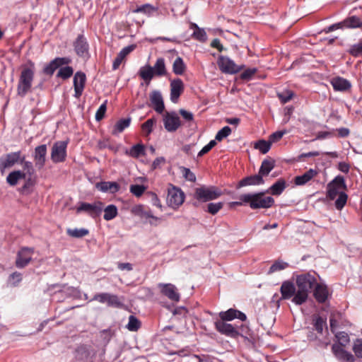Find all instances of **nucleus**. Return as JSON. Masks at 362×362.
Returning a JSON list of instances; mask_svg holds the SVG:
<instances>
[{"mask_svg":"<svg viewBox=\"0 0 362 362\" xmlns=\"http://www.w3.org/2000/svg\"><path fill=\"white\" fill-rule=\"evenodd\" d=\"M338 169L344 173H348L350 169V165L346 162H339Z\"/></svg>","mask_w":362,"mask_h":362,"instance_id":"64","label":"nucleus"},{"mask_svg":"<svg viewBox=\"0 0 362 362\" xmlns=\"http://www.w3.org/2000/svg\"><path fill=\"white\" fill-rule=\"evenodd\" d=\"M219 317L222 321H231L234 319H238L243 322L247 320L246 315L240 310L230 308L226 311L219 313Z\"/></svg>","mask_w":362,"mask_h":362,"instance_id":"21","label":"nucleus"},{"mask_svg":"<svg viewBox=\"0 0 362 362\" xmlns=\"http://www.w3.org/2000/svg\"><path fill=\"white\" fill-rule=\"evenodd\" d=\"M319 174V170L310 168L303 175L295 177L294 183L297 186H303L308 183Z\"/></svg>","mask_w":362,"mask_h":362,"instance_id":"23","label":"nucleus"},{"mask_svg":"<svg viewBox=\"0 0 362 362\" xmlns=\"http://www.w3.org/2000/svg\"><path fill=\"white\" fill-rule=\"evenodd\" d=\"M92 300H97L101 303H106L108 306L119 307L122 303L116 295L108 293L95 294Z\"/></svg>","mask_w":362,"mask_h":362,"instance_id":"16","label":"nucleus"},{"mask_svg":"<svg viewBox=\"0 0 362 362\" xmlns=\"http://www.w3.org/2000/svg\"><path fill=\"white\" fill-rule=\"evenodd\" d=\"M216 329L221 334L230 338L237 339L238 337H243L239 330L233 325L222 320H217L214 323Z\"/></svg>","mask_w":362,"mask_h":362,"instance_id":"10","label":"nucleus"},{"mask_svg":"<svg viewBox=\"0 0 362 362\" xmlns=\"http://www.w3.org/2000/svg\"><path fill=\"white\" fill-rule=\"evenodd\" d=\"M158 11V8L153 6L150 4H145L141 6H138L135 8L133 12L134 13H142L147 16L152 15L154 12Z\"/></svg>","mask_w":362,"mask_h":362,"instance_id":"39","label":"nucleus"},{"mask_svg":"<svg viewBox=\"0 0 362 362\" xmlns=\"http://www.w3.org/2000/svg\"><path fill=\"white\" fill-rule=\"evenodd\" d=\"M313 296L319 303H324L330 296L327 286L325 284H318L315 285Z\"/></svg>","mask_w":362,"mask_h":362,"instance_id":"19","label":"nucleus"},{"mask_svg":"<svg viewBox=\"0 0 362 362\" xmlns=\"http://www.w3.org/2000/svg\"><path fill=\"white\" fill-rule=\"evenodd\" d=\"M262 177L263 176L259 173L257 175L247 177L243 179L240 180L239 185L240 187L262 185L264 183Z\"/></svg>","mask_w":362,"mask_h":362,"instance_id":"31","label":"nucleus"},{"mask_svg":"<svg viewBox=\"0 0 362 362\" xmlns=\"http://www.w3.org/2000/svg\"><path fill=\"white\" fill-rule=\"evenodd\" d=\"M158 287L161 294L167 297L170 300L176 303L180 301V294L174 284L160 283L158 284Z\"/></svg>","mask_w":362,"mask_h":362,"instance_id":"13","label":"nucleus"},{"mask_svg":"<svg viewBox=\"0 0 362 362\" xmlns=\"http://www.w3.org/2000/svg\"><path fill=\"white\" fill-rule=\"evenodd\" d=\"M221 190L216 186H202L195 189L194 198L202 202L214 200L221 197Z\"/></svg>","mask_w":362,"mask_h":362,"instance_id":"6","label":"nucleus"},{"mask_svg":"<svg viewBox=\"0 0 362 362\" xmlns=\"http://www.w3.org/2000/svg\"><path fill=\"white\" fill-rule=\"evenodd\" d=\"M347 188L345 179L341 175L336 176L327 185L326 197L329 200H335L334 206L341 210L346 204L348 194L345 192Z\"/></svg>","mask_w":362,"mask_h":362,"instance_id":"1","label":"nucleus"},{"mask_svg":"<svg viewBox=\"0 0 362 362\" xmlns=\"http://www.w3.org/2000/svg\"><path fill=\"white\" fill-rule=\"evenodd\" d=\"M272 143L268 139V141L265 140H259L255 144V148L258 149L262 153H267L271 148Z\"/></svg>","mask_w":362,"mask_h":362,"instance_id":"42","label":"nucleus"},{"mask_svg":"<svg viewBox=\"0 0 362 362\" xmlns=\"http://www.w3.org/2000/svg\"><path fill=\"white\" fill-rule=\"evenodd\" d=\"M131 212L132 214L139 216L141 217H144L146 218H152L153 220L158 221L159 218L156 216H154L151 211H145L144 209V206L141 204H138L133 206L131 209Z\"/></svg>","mask_w":362,"mask_h":362,"instance_id":"30","label":"nucleus"},{"mask_svg":"<svg viewBox=\"0 0 362 362\" xmlns=\"http://www.w3.org/2000/svg\"><path fill=\"white\" fill-rule=\"evenodd\" d=\"M46 155L47 146L45 144L38 146L35 148L34 160L35 166L37 168L41 169L44 167L46 161Z\"/></svg>","mask_w":362,"mask_h":362,"instance_id":"24","label":"nucleus"},{"mask_svg":"<svg viewBox=\"0 0 362 362\" xmlns=\"http://www.w3.org/2000/svg\"><path fill=\"white\" fill-rule=\"evenodd\" d=\"M26 173L21 170H14L10 173L7 177L6 182L11 186H15L18 184V181L25 179Z\"/></svg>","mask_w":362,"mask_h":362,"instance_id":"32","label":"nucleus"},{"mask_svg":"<svg viewBox=\"0 0 362 362\" xmlns=\"http://www.w3.org/2000/svg\"><path fill=\"white\" fill-rule=\"evenodd\" d=\"M129 154L132 157L138 158L144 154V146L142 144H136L133 146L129 151Z\"/></svg>","mask_w":362,"mask_h":362,"instance_id":"49","label":"nucleus"},{"mask_svg":"<svg viewBox=\"0 0 362 362\" xmlns=\"http://www.w3.org/2000/svg\"><path fill=\"white\" fill-rule=\"evenodd\" d=\"M332 352L335 357L340 362H354L355 358L350 352L346 351L344 347L334 344L332 347Z\"/></svg>","mask_w":362,"mask_h":362,"instance_id":"18","label":"nucleus"},{"mask_svg":"<svg viewBox=\"0 0 362 362\" xmlns=\"http://www.w3.org/2000/svg\"><path fill=\"white\" fill-rule=\"evenodd\" d=\"M335 336L339 342L338 344L342 347L346 346L350 341L348 334L344 332H337Z\"/></svg>","mask_w":362,"mask_h":362,"instance_id":"48","label":"nucleus"},{"mask_svg":"<svg viewBox=\"0 0 362 362\" xmlns=\"http://www.w3.org/2000/svg\"><path fill=\"white\" fill-rule=\"evenodd\" d=\"M103 210L104 211L103 218L105 221H111L118 214L117 207L115 204L107 205L105 208L103 209Z\"/></svg>","mask_w":362,"mask_h":362,"instance_id":"36","label":"nucleus"},{"mask_svg":"<svg viewBox=\"0 0 362 362\" xmlns=\"http://www.w3.org/2000/svg\"><path fill=\"white\" fill-rule=\"evenodd\" d=\"M34 254V249L28 247L21 248L17 252L16 259V266L22 269L25 267L32 260Z\"/></svg>","mask_w":362,"mask_h":362,"instance_id":"12","label":"nucleus"},{"mask_svg":"<svg viewBox=\"0 0 362 362\" xmlns=\"http://www.w3.org/2000/svg\"><path fill=\"white\" fill-rule=\"evenodd\" d=\"M107 100H105L104 103L99 107L96 113H95V119L97 121L101 120L105 114L107 110Z\"/></svg>","mask_w":362,"mask_h":362,"instance_id":"55","label":"nucleus"},{"mask_svg":"<svg viewBox=\"0 0 362 362\" xmlns=\"http://www.w3.org/2000/svg\"><path fill=\"white\" fill-rule=\"evenodd\" d=\"M103 209V202L98 201L95 202L94 203H86V202H81L79 205L76 208V213L79 214L82 211L86 212L88 215L92 217H95L101 214Z\"/></svg>","mask_w":362,"mask_h":362,"instance_id":"11","label":"nucleus"},{"mask_svg":"<svg viewBox=\"0 0 362 362\" xmlns=\"http://www.w3.org/2000/svg\"><path fill=\"white\" fill-rule=\"evenodd\" d=\"M74 50L77 55L83 57L88 53V44L83 35H79L74 42Z\"/></svg>","mask_w":362,"mask_h":362,"instance_id":"25","label":"nucleus"},{"mask_svg":"<svg viewBox=\"0 0 362 362\" xmlns=\"http://www.w3.org/2000/svg\"><path fill=\"white\" fill-rule=\"evenodd\" d=\"M287 133L286 130L277 131L272 133L269 137V140L272 144L279 141L281 138Z\"/></svg>","mask_w":362,"mask_h":362,"instance_id":"54","label":"nucleus"},{"mask_svg":"<svg viewBox=\"0 0 362 362\" xmlns=\"http://www.w3.org/2000/svg\"><path fill=\"white\" fill-rule=\"evenodd\" d=\"M353 351L355 355L360 358H362V341L357 339L354 344Z\"/></svg>","mask_w":362,"mask_h":362,"instance_id":"58","label":"nucleus"},{"mask_svg":"<svg viewBox=\"0 0 362 362\" xmlns=\"http://www.w3.org/2000/svg\"><path fill=\"white\" fill-rule=\"evenodd\" d=\"M66 233L72 238H81L87 235L89 231L86 228H69L67 229Z\"/></svg>","mask_w":362,"mask_h":362,"instance_id":"41","label":"nucleus"},{"mask_svg":"<svg viewBox=\"0 0 362 362\" xmlns=\"http://www.w3.org/2000/svg\"><path fill=\"white\" fill-rule=\"evenodd\" d=\"M288 267V264L282 260L276 261L269 268V273H274L278 271L285 269Z\"/></svg>","mask_w":362,"mask_h":362,"instance_id":"47","label":"nucleus"},{"mask_svg":"<svg viewBox=\"0 0 362 362\" xmlns=\"http://www.w3.org/2000/svg\"><path fill=\"white\" fill-rule=\"evenodd\" d=\"M156 123V119L155 118L148 119L141 125V129L143 132L146 135H149L152 132L154 125Z\"/></svg>","mask_w":362,"mask_h":362,"instance_id":"44","label":"nucleus"},{"mask_svg":"<svg viewBox=\"0 0 362 362\" xmlns=\"http://www.w3.org/2000/svg\"><path fill=\"white\" fill-rule=\"evenodd\" d=\"M231 133V129L230 127H229L228 126H225L224 127H223L221 129H220L216 135V140L217 141H221L223 140V139L226 138L227 136H228Z\"/></svg>","mask_w":362,"mask_h":362,"instance_id":"53","label":"nucleus"},{"mask_svg":"<svg viewBox=\"0 0 362 362\" xmlns=\"http://www.w3.org/2000/svg\"><path fill=\"white\" fill-rule=\"evenodd\" d=\"M286 187L287 184L286 180L283 178H280L269 187L267 192H270L272 195L279 196Z\"/></svg>","mask_w":362,"mask_h":362,"instance_id":"29","label":"nucleus"},{"mask_svg":"<svg viewBox=\"0 0 362 362\" xmlns=\"http://www.w3.org/2000/svg\"><path fill=\"white\" fill-rule=\"evenodd\" d=\"M334 136V131H322L317 134L316 139H325Z\"/></svg>","mask_w":362,"mask_h":362,"instance_id":"62","label":"nucleus"},{"mask_svg":"<svg viewBox=\"0 0 362 362\" xmlns=\"http://www.w3.org/2000/svg\"><path fill=\"white\" fill-rule=\"evenodd\" d=\"M275 166V160L271 158L264 160L260 166L259 173L262 176H266L274 169Z\"/></svg>","mask_w":362,"mask_h":362,"instance_id":"34","label":"nucleus"},{"mask_svg":"<svg viewBox=\"0 0 362 362\" xmlns=\"http://www.w3.org/2000/svg\"><path fill=\"white\" fill-rule=\"evenodd\" d=\"M223 206V202L209 203L206 211L212 215L216 214Z\"/></svg>","mask_w":362,"mask_h":362,"instance_id":"50","label":"nucleus"},{"mask_svg":"<svg viewBox=\"0 0 362 362\" xmlns=\"http://www.w3.org/2000/svg\"><path fill=\"white\" fill-rule=\"evenodd\" d=\"M278 96L283 103H286L292 99L293 93L290 90H286L279 93Z\"/></svg>","mask_w":362,"mask_h":362,"instance_id":"57","label":"nucleus"},{"mask_svg":"<svg viewBox=\"0 0 362 362\" xmlns=\"http://www.w3.org/2000/svg\"><path fill=\"white\" fill-rule=\"evenodd\" d=\"M297 288L295 285L289 281H284L281 286L280 291L281 294V300H287L290 298H293V296L296 295Z\"/></svg>","mask_w":362,"mask_h":362,"instance_id":"26","label":"nucleus"},{"mask_svg":"<svg viewBox=\"0 0 362 362\" xmlns=\"http://www.w3.org/2000/svg\"><path fill=\"white\" fill-rule=\"evenodd\" d=\"M35 75V64L29 62L21 66L17 86V95L24 98L31 91Z\"/></svg>","mask_w":362,"mask_h":362,"instance_id":"3","label":"nucleus"},{"mask_svg":"<svg viewBox=\"0 0 362 362\" xmlns=\"http://www.w3.org/2000/svg\"><path fill=\"white\" fill-rule=\"evenodd\" d=\"M349 52L354 57H362V41L351 45L349 49Z\"/></svg>","mask_w":362,"mask_h":362,"instance_id":"46","label":"nucleus"},{"mask_svg":"<svg viewBox=\"0 0 362 362\" xmlns=\"http://www.w3.org/2000/svg\"><path fill=\"white\" fill-rule=\"evenodd\" d=\"M187 66L183 59L177 57L173 64V71L175 74L182 76L185 74Z\"/></svg>","mask_w":362,"mask_h":362,"instance_id":"35","label":"nucleus"},{"mask_svg":"<svg viewBox=\"0 0 362 362\" xmlns=\"http://www.w3.org/2000/svg\"><path fill=\"white\" fill-rule=\"evenodd\" d=\"M180 114L182 117L187 121H192L194 119V115L191 112H188L184 109L180 110Z\"/></svg>","mask_w":362,"mask_h":362,"instance_id":"63","label":"nucleus"},{"mask_svg":"<svg viewBox=\"0 0 362 362\" xmlns=\"http://www.w3.org/2000/svg\"><path fill=\"white\" fill-rule=\"evenodd\" d=\"M325 325V322L320 317H318L315 319L314 327L315 329L319 332L322 333L323 331L324 326Z\"/></svg>","mask_w":362,"mask_h":362,"instance_id":"60","label":"nucleus"},{"mask_svg":"<svg viewBox=\"0 0 362 362\" xmlns=\"http://www.w3.org/2000/svg\"><path fill=\"white\" fill-rule=\"evenodd\" d=\"M71 62V59L69 57H57L45 65L43 72L52 76L58 68L64 65H68Z\"/></svg>","mask_w":362,"mask_h":362,"instance_id":"15","label":"nucleus"},{"mask_svg":"<svg viewBox=\"0 0 362 362\" xmlns=\"http://www.w3.org/2000/svg\"><path fill=\"white\" fill-rule=\"evenodd\" d=\"M68 142L65 141H57L53 144L51 151V159L54 163L64 162L66 157V148Z\"/></svg>","mask_w":362,"mask_h":362,"instance_id":"9","label":"nucleus"},{"mask_svg":"<svg viewBox=\"0 0 362 362\" xmlns=\"http://www.w3.org/2000/svg\"><path fill=\"white\" fill-rule=\"evenodd\" d=\"M24 160L25 156L21 157V152L20 151L8 153L5 159L0 163L1 172L3 173L5 169L11 168L18 163H23Z\"/></svg>","mask_w":362,"mask_h":362,"instance_id":"14","label":"nucleus"},{"mask_svg":"<svg viewBox=\"0 0 362 362\" xmlns=\"http://www.w3.org/2000/svg\"><path fill=\"white\" fill-rule=\"evenodd\" d=\"M86 81V74L82 71H77L74 77V96L79 98L83 91Z\"/></svg>","mask_w":362,"mask_h":362,"instance_id":"20","label":"nucleus"},{"mask_svg":"<svg viewBox=\"0 0 362 362\" xmlns=\"http://www.w3.org/2000/svg\"><path fill=\"white\" fill-rule=\"evenodd\" d=\"M191 28L195 29L192 34V37L194 39L200 42H205L207 40V35L205 30L199 28L196 23H192Z\"/></svg>","mask_w":362,"mask_h":362,"instance_id":"38","label":"nucleus"},{"mask_svg":"<svg viewBox=\"0 0 362 362\" xmlns=\"http://www.w3.org/2000/svg\"><path fill=\"white\" fill-rule=\"evenodd\" d=\"M139 76L146 84H149L155 76H163L167 74V69L164 58L159 57L156 59L153 66L147 64L139 69Z\"/></svg>","mask_w":362,"mask_h":362,"instance_id":"4","label":"nucleus"},{"mask_svg":"<svg viewBox=\"0 0 362 362\" xmlns=\"http://www.w3.org/2000/svg\"><path fill=\"white\" fill-rule=\"evenodd\" d=\"M185 199L184 192L180 188L170 185L166 198L168 206L173 209H177L184 203Z\"/></svg>","mask_w":362,"mask_h":362,"instance_id":"7","label":"nucleus"},{"mask_svg":"<svg viewBox=\"0 0 362 362\" xmlns=\"http://www.w3.org/2000/svg\"><path fill=\"white\" fill-rule=\"evenodd\" d=\"M134 45H129L127 47H124L117 54L120 58H122L123 60L134 49Z\"/></svg>","mask_w":362,"mask_h":362,"instance_id":"61","label":"nucleus"},{"mask_svg":"<svg viewBox=\"0 0 362 362\" xmlns=\"http://www.w3.org/2000/svg\"><path fill=\"white\" fill-rule=\"evenodd\" d=\"M184 90V83L180 78H175L170 81V100L177 103Z\"/></svg>","mask_w":362,"mask_h":362,"instance_id":"22","label":"nucleus"},{"mask_svg":"<svg viewBox=\"0 0 362 362\" xmlns=\"http://www.w3.org/2000/svg\"><path fill=\"white\" fill-rule=\"evenodd\" d=\"M257 71L256 68L247 69L241 74L240 78L243 80H250Z\"/></svg>","mask_w":362,"mask_h":362,"instance_id":"59","label":"nucleus"},{"mask_svg":"<svg viewBox=\"0 0 362 362\" xmlns=\"http://www.w3.org/2000/svg\"><path fill=\"white\" fill-rule=\"evenodd\" d=\"M150 100L155 111L159 114L163 113L165 105L161 93L158 90H153L151 93Z\"/></svg>","mask_w":362,"mask_h":362,"instance_id":"27","label":"nucleus"},{"mask_svg":"<svg viewBox=\"0 0 362 362\" xmlns=\"http://www.w3.org/2000/svg\"><path fill=\"white\" fill-rule=\"evenodd\" d=\"M342 23L344 27L348 28H356L362 26V21L356 16H352L346 18L342 21Z\"/></svg>","mask_w":362,"mask_h":362,"instance_id":"37","label":"nucleus"},{"mask_svg":"<svg viewBox=\"0 0 362 362\" xmlns=\"http://www.w3.org/2000/svg\"><path fill=\"white\" fill-rule=\"evenodd\" d=\"M22 280V275L19 272H13L9 276V281L11 285L17 286Z\"/></svg>","mask_w":362,"mask_h":362,"instance_id":"56","label":"nucleus"},{"mask_svg":"<svg viewBox=\"0 0 362 362\" xmlns=\"http://www.w3.org/2000/svg\"><path fill=\"white\" fill-rule=\"evenodd\" d=\"M331 83L335 90L344 91L348 90L351 87L349 81L341 77L333 78Z\"/></svg>","mask_w":362,"mask_h":362,"instance_id":"33","label":"nucleus"},{"mask_svg":"<svg viewBox=\"0 0 362 362\" xmlns=\"http://www.w3.org/2000/svg\"><path fill=\"white\" fill-rule=\"evenodd\" d=\"M131 118H125L119 119L115 125L112 133L117 134L122 132L126 128L130 125Z\"/></svg>","mask_w":362,"mask_h":362,"instance_id":"40","label":"nucleus"},{"mask_svg":"<svg viewBox=\"0 0 362 362\" xmlns=\"http://www.w3.org/2000/svg\"><path fill=\"white\" fill-rule=\"evenodd\" d=\"M165 129L169 132H175L180 126V117L175 112L167 113L163 118Z\"/></svg>","mask_w":362,"mask_h":362,"instance_id":"17","label":"nucleus"},{"mask_svg":"<svg viewBox=\"0 0 362 362\" xmlns=\"http://www.w3.org/2000/svg\"><path fill=\"white\" fill-rule=\"evenodd\" d=\"M59 70L57 72V76L62 79H68L74 74V69L71 66H66L64 67H59Z\"/></svg>","mask_w":362,"mask_h":362,"instance_id":"43","label":"nucleus"},{"mask_svg":"<svg viewBox=\"0 0 362 362\" xmlns=\"http://www.w3.org/2000/svg\"><path fill=\"white\" fill-rule=\"evenodd\" d=\"M217 64L219 69L223 74H235L242 70L244 66H239L227 56L221 55L217 59Z\"/></svg>","mask_w":362,"mask_h":362,"instance_id":"8","label":"nucleus"},{"mask_svg":"<svg viewBox=\"0 0 362 362\" xmlns=\"http://www.w3.org/2000/svg\"><path fill=\"white\" fill-rule=\"evenodd\" d=\"M141 326L140 321L134 315H130L129 317V322L127 325V328L129 331L135 332L137 331Z\"/></svg>","mask_w":362,"mask_h":362,"instance_id":"45","label":"nucleus"},{"mask_svg":"<svg viewBox=\"0 0 362 362\" xmlns=\"http://www.w3.org/2000/svg\"><path fill=\"white\" fill-rule=\"evenodd\" d=\"M317 283L315 276L310 273L302 274L296 276V293L292 298V302L296 305L305 303L309 297V293Z\"/></svg>","mask_w":362,"mask_h":362,"instance_id":"2","label":"nucleus"},{"mask_svg":"<svg viewBox=\"0 0 362 362\" xmlns=\"http://www.w3.org/2000/svg\"><path fill=\"white\" fill-rule=\"evenodd\" d=\"M240 199L248 202L252 209H269L274 204V198L265 197L264 192L243 194L240 196Z\"/></svg>","mask_w":362,"mask_h":362,"instance_id":"5","label":"nucleus"},{"mask_svg":"<svg viewBox=\"0 0 362 362\" xmlns=\"http://www.w3.org/2000/svg\"><path fill=\"white\" fill-rule=\"evenodd\" d=\"M146 190V187L141 185H132L129 187V191L134 196L141 197Z\"/></svg>","mask_w":362,"mask_h":362,"instance_id":"52","label":"nucleus"},{"mask_svg":"<svg viewBox=\"0 0 362 362\" xmlns=\"http://www.w3.org/2000/svg\"><path fill=\"white\" fill-rule=\"evenodd\" d=\"M180 171L186 180L194 182L196 181V175L192 173L189 168L185 167H180Z\"/></svg>","mask_w":362,"mask_h":362,"instance_id":"51","label":"nucleus"},{"mask_svg":"<svg viewBox=\"0 0 362 362\" xmlns=\"http://www.w3.org/2000/svg\"><path fill=\"white\" fill-rule=\"evenodd\" d=\"M95 187L102 192H109L111 194L117 192L120 189V186L117 182L105 181L96 183Z\"/></svg>","mask_w":362,"mask_h":362,"instance_id":"28","label":"nucleus"}]
</instances>
